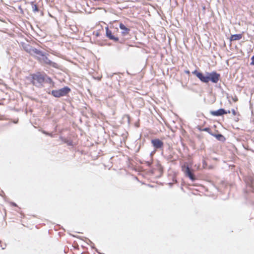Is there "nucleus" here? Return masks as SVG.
<instances>
[{"mask_svg": "<svg viewBox=\"0 0 254 254\" xmlns=\"http://www.w3.org/2000/svg\"><path fill=\"white\" fill-rule=\"evenodd\" d=\"M202 163H203V168H207V163L205 160H203Z\"/></svg>", "mask_w": 254, "mask_h": 254, "instance_id": "15", "label": "nucleus"}, {"mask_svg": "<svg viewBox=\"0 0 254 254\" xmlns=\"http://www.w3.org/2000/svg\"><path fill=\"white\" fill-rule=\"evenodd\" d=\"M5 246H6V245H4V247H2V246H1V245L0 246V247L2 248V249H5Z\"/></svg>", "mask_w": 254, "mask_h": 254, "instance_id": "21", "label": "nucleus"}, {"mask_svg": "<svg viewBox=\"0 0 254 254\" xmlns=\"http://www.w3.org/2000/svg\"><path fill=\"white\" fill-rule=\"evenodd\" d=\"M185 72L188 74H190V71L189 70H186L185 71Z\"/></svg>", "mask_w": 254, "mask_h": 254, "instance_id": "20", "label": "nucleus"}, {"mask_svg": "<svg viewBox=\"0 0 254 254\" xmlns=\"http://www.w3.org/2000/svg\"><path fill=\"white\" fill-rule=\"evenodd\" d=\"M182 168V171L184 172L186 177L189 178L192 181L196 180L195 175L188 166L184 165Z\"/></svg>", "mask_w": 254, "mask_h": 254, "instance_id": "6", "label": "nucleus"}, {"mask_svg": "<svg viewBox=\"0 0 254 254\" xmlns=\"http://www.w3.org/2000/svg\"><path fill=\"white\" fill-rule=\"evenodd\" d=\"M227 114H228V113H229H229H231V111H230V110H229V111H227Z\"/></svg>", "mask_w": 254, "mask_h": 254, "instance_id": "22", "label": "nucleus"}, {"mask_svg": "<svg viewBox=\"0 0 254 254\" xmlns=\"http://www.w3.org/2000/svg\"><path fill=\"white\" fill-rule=\"evenodd\" d=\"M192 73L195 75L200 81L204 83H208L211 81L213 83H216L219 80L220 75L215 71H213L211 73L207 72V75H204L202 73L198 72L197 70H194Z\"/></svg>", "mask_w": 254, "mask_h": 254, "instance_id": "1", "label": "nucleus"}, {"mask_svg": "<svg viewBox=\"0 0 254 254\" xmlns=\"http://www.w3.org/2000/svg\"><path fill=\"white\" fill-rule=\"evenodd\" d=\"M119 30L118 28H114V27L109 28L108 27H106V36L111 40L115 42H118L119 40L118 37V33Z\"/></svg>", "mask_w": 254, "mask_h": 254, "instance_id": "2", "label": "nucleus"}, {"mask_svg": "<svg viewBox=\"0 0 254 254\" xmlns=\"http://www.w3.org/2000/svg\"><path fill=\"white\" fill-rule=\"evenodd\" d=\"M43 133H45V134H49V133H47L45 132V131H43Z\"/></svg>", "mask_w": 254, "mask_h": 254, "instance_id": "23", "label": "nucleus"}, {"mask_svg": "<svg viewBox=\"0 0 254 254\" xmlns=\"http://www.w3.org/2000/svg\"><path fill=\"white\" fill-rule=\"evenodd\" d=\"M252 62L251 63V64L252 65H254V56H253L251 58Z\"/></svg>", "mask_w": 254, "mask_h": 254, "instance_id": "17", "label": "nucleus"}, {"mask_svg": "<svg viewBox=\"0 0 254 254\" xmlns=\"http://www.w3.org/2000/svg\"><path fill=\"white\" fill-rule=\"evenodd\" d=\"M37 60L41 63L50 65L53 68H61V66L59 64L51 61L44 54H43L41 57H38Z\"/></svg>", "mask_w": 254, "mask_h": 254, "instance_id": "3", "label": "nucleus"}, {"mask_svg": "<svg viewBox=\"0 0 254 254\" xmlns=\"http://www.w3.org/2000/svg\"><path fill=\"white\" fill-rule=\"evenodd\" d=\"M233 100H234V102H237L238 101L237 97H236L235 98H234Z\"/></svg>", "mask_w": 254, "mask_h": 254, "instance_id": "19", "label": "nucleus"}, {"mask_svg": "<svg viewBox=\"0 0 254 254\" xmlns=\"http://www.w3.org/2000/svg\"><path fill=\"white\" fill-rule=\"evenodd\" d=\"M197 128L200 130V131H206L207 132H208L210 134H211L212 135V132H211V129L209 128V127H205V128H201V127H197Z\"/></svg>", "mask_w": 254, "mask_h": 254, "instance_id": "13", "label": "nucleus"}, {"mask_svg": "<svg viewBox=\"0 0 254 254\" xmlns=\"http://www.w3.org/2000/svg\"><path fill=\"white\" fill-rule=\"evenodd\" d=\"M26 51L31 55L36 54L37 55H39L41 57L43 54V53L42 51H41L36 48H30L29 50H26Z\"/></svg>", "mask_w": 254, "mask_h": 254, "instance_id": "10", "label": "nucleus"}, {"mask_svg": "<svg viewBox=\"0 0 254 254\" xmlns=\"http://www.w3.org/2000/svg\"><path fill=\"white\" fill-rule=\"evenodd\" d=\"M212 136H214L216 138L221 141L224 142L225 141V137L221 134L212 133Z\"/></svg>", "mask_w": 254, "mask_h": 254, "instance_id": "11", "label": "nucleus"}, {"mask_svg": "<svg viewBox=\"0 0 254 254\" xmlns=\"http://www.w3.org/2000/svg\"><path fill=\"white\" fill-rule=\"evenodd\" d=\"M120 28L122 30V35L125 36L129 34L130 32V29L126 27L124 24L121 22L119 25Z\"/></svg>", "mask_w": 254, "mask_h": 254, "instance_id": "8", "label": "nucleus"}, {"mask_svg": "<svg viewBox=\"0 0 254 254\" xmlns=\"http://www.w3.org/2000/svg\"><path fill=\"white\" fill-rule=\"evenodd\" d=\"M242 38V35L241 34H235L232 35L231 36L230 40L231 41H236V40H239L241 39Z\"/></svg>", "mask_w": 254, "mask_h": 254, "instance_id": "12", "label": "nucleus"}, {"mask_svg": "<svg viewBox=\"0 0 254 254\" xmlns=\"http://www.w3.org/2000/svg\"><path fill=\"white\" fill-rule=\"evenodd\" d=\"M151 142L155 149H162L163 147V142L159 139H152Z\"/></svg>", "mask_w": 254, "mask_h": 254, "instance_id": "7", "label": "nucleus"}, {"mask_svg": "<svg viewBox=\"0 0 254 254\" xmlns=\"http://www.w3.org/2000/svg\"><path fill=\"white\" fill-rule=\"evenodd\" d=\"M10 205L13 206H17V205L14 202H10Z\"/></svg>", "mask_w": 254, "mask_h": 254, "instance_id": "18", "label": "nucleus"}, {"mask_svg": "<svg viewBox=\"0 0 254 254\" xmlns=\"http://www.w3.org/2000/svg\"><path fill=\"white\" fill-rule=\"evenodd\" d=\"M227 114V112L223 109H220L217 111H211L210 112V114L214 116H221Z\"/></svg>", "mask_w": 254, "mask_h": 254, "instance_id": "9", "label": "nucleus"}, {"mask_svg": "<svg viewBox=\"0 0 254 254\" xmlns=\"http://www.w3.org/2000/svg\"><path fill=\"white\" fill-rule=\"evenodd\" d=\"M32 83L34 85H37V84H41L44 82L45 78L43 75L38 72L32 75Z\"/></svg>", "mask_w": 254, "mask_h": 254, "instance_id": "5", "label": "nucleus"}, {"mask_svg": "<svg viewBox=\"0 0 254 254\" xmlns=\"http://www.w3.org/2000/svg\"><path fill=\"white\" fill-rule=\"evenodd\" d=\"M231 112L234 116H236L237 115V112L235 109H232L231 110Z\"/></svg>", "mask_w": 254, "mask_h": 254, "instance_id": "16", "label": "nucleus"}, {"mask_svg": "<svg viewBox=\"0 0 254 254\" xmlns=\"http://www.w3.org/2000/svg\"><path fill=\"white\" fill-rule=\"evenodd\" d=\"M70 91V89L68 87H64L58 90L52 91L51 94L55 97H60L67 95Z\"/></svg>", "mask_w": 254, "mask_h": 254, "instance_id": "4", "label": "nucleus"}, {"mask_svg": "<svg viewBox=\"0 0 254 254\" xmlns=\"http://www.w3.org/2000/svg\"><path fill=\"white\" fill-rule=\"evenodd\" d=\"M31 4L32 5V10L35 12H38L39 11V9L37 5L36 4H35L34 2H32Z\"/></svg>", "mask_w": 254, "mask_h": 254, "instance_id": "14", "label": "nucleus"}]
</instances>
